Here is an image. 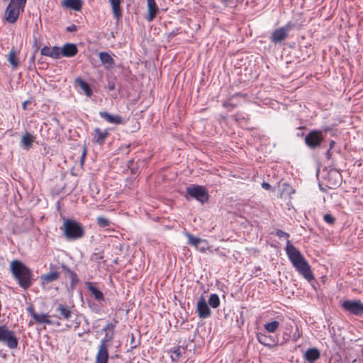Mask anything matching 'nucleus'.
Masks as SVG:
<instances>
[{"instance_id":"nucleus-1","label":"nucleus","mask_w":363,"mask_h":363,"mask_svg":"<svg viewBox=\"0 0 363 363\" xmlns=\"http://www.w3.org/2000/svg\"><path fill=\"white\" fill-rule=\"evenodd\" d=\"M285 250L289 259L298 274L308 281L313 280L315 278L310 264L301 252L291 243L289 240H287Z\"/></svg>"},{"instance_id":"nucleus-2","label":"nucleus","mask_w":363,"mask_h":363,"mask_svg":"<svg viewBox=\"0 0 363 363\" xmlns=\"http://www.w3.org/2000/svg\"><path fill=\"white\" fill-rule=\"evenodd\" d=\"M11 272L18 284L24 289L30 288L33 284L32 271L22 262L15 259L10 264Z\"/></svg>"},{"instance_id":"nucleus-3","label":"nucleus","mask_w":363,"mask_h":363,"mask_svg":"<svg viewBox=\"0 0 363 363\" xmlns=\"http://www.w3.org/2000/svg\"><path fill=\"white\" fill-rule=\"evenodd\" d=\"M67 240H78L84 237V227L77 221L67 219L61 228Z\"/></svg>"},{"instance_id":"nucleus-4","label":"nucleus","mask_w":363,"mask_h":363,"mask_svg":"<svg viewBox=\"0 0 363 363\" xmlns=\"http://www.w3.org/2000/svg\"><path fill=\"white\" fill-rule=\"evenodd\" d=\"M27 0H11L5 11V19L10 23L17 21L20 14L23 12Z\"/></svg>"},{"instance_id":"nucleus-5","label":"nucleus","mask_w":363,"mask_h":363,"mask_svg":"<svg viewBox=\"0 0 363 363\" xmlns=\"http://www.w3.org/2000/svg\"><path fill=\"white\" fill-rule=\"evenodd\" d=\"M54 313L52 315V317L57 318L58 320H66V321H73L71 320L72 317V311L70 308L65 303H55L53 306ZM73 326L72 323L66 324V327L67 328H70Z\"/></svg>"},{"instance_id":"nucleus-6","label":"nucleus","mask_w":363,"mask_h":363,"mask_svg":"<svg viewBox=\"0 0 363 363\" xmlns=\"http://www.w3.org/2000/svg\"><path fill=\"white\" fill-rule=\"evenodd\" d=\"M0 342L11 350L16 349L18 346V339L15 332L9 330L6 325H0Z\"/></svg>"},{"instance_id":"nucleus-7","label":"nucleus","mask_w":363,"mask_h":363,"mask_svg":"<svg viewBox=\"0 0 363 363\" xmlns=\"http://www.w3.org/2000/svg\"><path fill=\"white\" fill-rule=\"evenodd\" d=\"M186 193L192 198L203 203L208 200V193L206 189L200 185L193 184L186 188Z\"/></svg>"},{"instance_id":"nucleus-8","label":"nucleus","mask_w":363,"mask_h":363,"mask_svg":"<svg viewBox=\"0 0 363 363\" xmlns=\"http://www.w3.org/2000/svg\"><path fill=\"white\" fill-rule=\"evenodd\" d=\"M323 136L320 130H311L305 138V143L311 149H315L320 146L323 141Z\"/></svg>"},{"instance_id":"nucleus-9","label":"nucleus","mask_w":363,"mask_h":363,"mask_svg":"<svg viewBox=\"0 0 363 363\" xmlns=\"http://www.w3.org/2000/svg\"><path fill=\"white\" fill-rule=\"evenodd\" d=\"M185 235L188 238V243L195 247L199 252L205 253L206 250H208L209 247L208 246V241L206 240H202L189 233H186Z\"/></svg>"},{"instance_id":"nucleus-10","label":"nucleus","mask_w":363,"mask_h":363,"mask_svg":"<svg viewBox=\"0 0 363 363\" xmlns=\"http://www.w3.org/2000/svg\"><path fill=\"white\" fill-rule=\"evenodd\" d=\"M342 306L345 310L350 311V313H352L354 315H363V304L359 300L345 301L343 302Z\"/></svg>"},{"instance_id":"nucleus-11","label":"nucleus","mask_w":363,"mask_h":363,"mask_svg":"<svg viewBox=\"0 0 363 363\" xmlns=\"http://www.w3.org/2000/svg\"><path fill=\"white\" fill-rule=\"evenodd\" d=\"M111 342L101 340L99 350L96 356V363H108V347Z\"/></svg>"},{"instance_id":"nucleus-12","label":"nucleus","mask_w":363,"mask_h":363,"mask_svg":"<svg viewBox=\"0 0 363 363\" xmlns=\"http://www.w3.org/2000/svg\"><path fill=\"white\" fill-rule=\"evenodd\" d=\"M290 28L291 26L289 24L276 29L271 35L270 39L272 42L278 43L286 39Z\"/></svg>"},{"instance_id":"nucleus-13","label":"nucleus","mask_w":363,"mask_h":363,"mask_svg":"<svg viewBox=\"0 0 363 363\" xmlns=\"http://www.w3.org/2000/svg\"><path fill=\"white\" fill-rule=\"evenodd\" d=\"M118 323V320L114 318L111 322H108L106 324L104 328V331L105 332V335L101 340H104L108 342H112L114 334H115V328Z\"/></svg>"},{"instance_id":"nucleus-14","label":"nucleus","mask_w":363,"mask_h":363,"mask_svg":"<svg viewBox=\"0 0 363 363\" xmlns=\"http://www.w3.org/2000/svg\"><path fill=\"white\" fill-rule=\"evenodd\" d=\"M108 135V129L102 130L100 128H95L93 132L92 142L99 145H102L105 143Z\"/></svg>"},{"instance_id":"nucleus-15","label":"nucleus","mask_w":363,"mask_h":363,"mask_svg":"<svg viewBox=\"0 0 363 363\" xmlns=\"http://www.w3.org/2000/svg\"><path fill=\"white\" fill-rule=\"evenodd\" d=\"M196 312L201 318H206L211 315V310L203 296L198 301Z\"/></svg>"},{"instance_id":"nucleus-16","label":"nucleus","mask_w":363,"mask_h":363,"mask_svg":"<svg viewBox=\"0 0 363 363\" xmlns=\"http://www.w3.org/2000/svg\"><path fill=\"white\" fill-rule=\"evenodd\" d=\"M52 315H49L48 314H46V313H37L35 315V318H33V320H35V323H38V324H48V325H56V326H60L61 325V322L60 321H54L52 320H51V318Z\"/></svg>"},{"instance_id":"nucleus-17","label":"nucleus","mask_w":363,"mask_h":363,"mask_svg":"<svg viewBox=\"0 0 363 363\" xmlns=\"http://www.w3.org/2000/svg\"><path fill=\"white\" fill-rule=\"evenodd\" d=\"M78 53L77 45L67 43L61 48L60 54L62 57H72Z\"/></svg>"},{"instance_id":"nucleus-18","label":"nucleus","mask_w":363,"mask_h":363,"mask_svg":"<svg viewBox=\"0 0 363 363\" xmlns=\"http://www.w3.org/2000/svg\"><path fill=\"white\" fill-rule=\"evenodd\" d=\"M147 16L146 17V20L148 22H151L156 17V16L159 11V8H158L157 5L156 4V2L155 0H147Z\"/></svg>"},{"instance_id":"nucleus-19","label":"nucleus","mask_w":363,"mask_h":363,"mask_svg":"<svg viewBox=\"0 0 363 363\" xmlns=\"http://www.w3.org/2000/svg\"><path fill=\"white\" fill-rule=\"evenodd\" d=\"M99 116L108 123L116 125L123 123L122 117L119 115H111L106 111H101Z\"/></svg>"},{"instance_id":"nucleus-20","label":"nucleus","mask_w":363,"mask_h":363,"mask_svg":"<svg viewBox=\"0 0 363 363\" xmlns=\"http://www.w3.org/2000/svg\"><path fill=\"white\" fill-rule=\"evenodd\" d=\"M303 357L309 363H314L320 357V352L315 347L309 348L304 353Z\"/></svg>"},{"instance_id":"nucleus-21","label":"nucleus","mask_w":363,"mask_h":363,"mask_svg":"<svg viewBox=\"0 0 363 363\" xmlns=\"http://www.w3.org/2000/svg\"><path fill=\"white\" fill-rule=\"evenodd\" d=\"M109 2L111 6L114 18L119 20L123 16V10L121 8L123 0H109Z\"/></svg>"},{"instance_id":"nucleus-22","label":"nucleus","mask_w":363,"mask_h":363,"mask_svg":"<svg viewBox=\"0 0 363 363\" xmlns=\"http://www.w3.org/2000/svg\"><path fill=\"white\" fill-rule=\"evenodd\" d=\"M256 337L260 344L269 348H272L274 346V340L270 335L262 333H257Z\"/></svg>"},{"instance_id":"nucleus-23","label":"nucleus","mask_w":363,"mask_h":363,"mask_svg":"<svg viewBox=\"0 0 363 363\" xmlns=\"http://www.w3.org/2000/svg\"><path fill=\"white\" fill-rule=\"evenodd\" d=\"M99 59L101 63L105 66L106 69L112 67L115 62L111 55L106 52H101L99 54Z\"/></svg>"},{"instance_id":"nucleus-24","label":"nucleus","mask_w":363,"mask_h":363,"mask_svg":"<svg viewBox=\"0 0 363 363\" xmlns=\"http://www.w3.org/2000/svg\"><path fill=\"white\" fill-rule=\"evenodd\" d=\"M60 277V273L57 272H51L40 276V281L42 284H48L51 283Z\"/></svg>"},{"instance_id":"nucleus-25","label":"nucleus","mask_w":363,"mask_h":363,"mask_svg":"<svg viewBox=\"0 0 363 363\" xmlns=\"http://www.w3.org/2000/svg\"><path fill=\"white\" fill-rule=\"evenodd\" d=\"M35 137L29 133H25L21 140V145L26 150H29L33 142L35 141Z\"/></svg>"},{"instance_id":"nucleus-26","label":"nucleus","mask_w":363,"mask_h":363,"mask_svg":"<svg viewBox=\"0 0 363 363\" xmlns=\"http://www.w3.org/2000/svg\"><path fill=\"white\" fill-rule=\"evenodd\" d=\"M62 5L75 11H80L82 6V2L81 0H64Z\"/></svg>"},{"instance_id":"nucleus-27","label":"nucleus","mask_w":363,"mask_h":363,"mask_svg":"<svg viewBox=\"0 0 363 363\" xmlns=\"http://www.w3.org/2000/svg\"><path fill=\"white\" fill-rule=\"evenodd\" d=\"M75 83L84 91L87 96H91L92 95V91L86 82L80 78H77L75 79Z\"/></svg>"},{"instance_id":"nucleus-28","label":"nucleus","mask_w":363,"mask_h":363,"mask_svg":"<svg viewBox=\"0 0 363 363\" xmlns=\"http://www.w3.org/2000/svg\"><path fill=\"white\" fill-rule=\"evenodd\" d=\"M62 268L65 272V274L69 277V278L71 279L72 285H75L78 283L79 279L77 277V273H75L74 271H72L69 267L67 266L62 264Z\"/></svg>"},{"instance_id":"nucleus-29","label":"nucleus","mask_w":363,"mask_h":363,"mask_svg":"<svg viewBox=\"0 0 363 363\" xmlns=\"http://www.w3.org/2000/svg\"><path fill=\"white\" fill-rule=\"evenodd\" d=\"M87 289L91 293V294L94 296L96 300H97V301H104V294L99 289L95 287L91 283L89 284Z\"/></svg>"},{"instance_id":"nucleus-30","label":"nucleus","mask_w":363,"mask_h":363,"mask_svg":"<svg viewBox=\"0 0 363 363\" xmlns=\"http://www.w3.org/2000/svg\"><path fill=\"white\" fill-rule=\"evenodd\" d=\"M8 61L13 66V67L16 68L18 65V60L16 57V52L15 50L12 49L10 50L8 55Z\"/></svg>"},{"instance_id":"nucleus-31","label":"nucleus","mask_w":363,"mask_h":363,"mask_svg":"<svg viewBox=\"0 0 363 363\" xmlns=\"http://www.w3.org/2000/svg\"><path fill=\"white\" fill-rule=\"evenodd\" d=\"M279 325H280L279 322H278L277 320H274L272 322L267 323L264 324V328L268 333H273L276 332V330L279 327Z\"/></svg>"},{"instance_id":"nucleus-32","label":"nucleus","mask_w":363,"mask_h":363,"mask_svg":"<svg viewBox=\"0 0 363 363\" xmlns=\"http://www.w3.org/2000/svg\"><path fill=\"white\" fill-rule=\"evenodd\" d=\"M182 350L183 349L179 346H177V347H175L171 349L170 357H171V359H172V361L177 362L179 360V359L180 358V357L182 355Z\"/></svg>"},{"instance_id":"nucleus-33","label":"nucleus","mask_w":363,"mask_h":363,"mask_svg":"<svg viewBox=\"0 0 363 363\" xmlns=\"http://www.w3.org/2000/svg\"><path fill=\"white\" fill-rule=\"evenodd\" d=\"M208 303L213 308H216L220 305V298L216 294H211Z\"/></svg>"},{"instance_id":"nucleus-34","label":"nucleus","mask_w":363,"mask_h":363,"mask_svg":"<svg viewBox=\"0 0 363 363\" xmlns=\"http://www.w3.org/2000/svg\"><path fill=\"white\" fill-rule=\"evenodd\" d=\"M61 48L57 46H53L50 48V57L53 59H59L62 57V54H60Z\"/></svg>"},{"instance_id":"nucleus-35","label":"nucleus","mask_w":363,"mask_h":363,"mask_svg":"<svg viewBox=\"0 0 363 363\" xmlns=\"http://www.w3.org/2000/svg\"><path fill=\"white\" fill-rule=\"evenodd\" d=\"M96 223H97L98 225L101 228L108 227L111 224V222L108 218L102 217V216H99L96 218Z\"/></svg>"},{"instance_id":"nucleus-36","label":"nucleus","mask_w":363,"mask_h":363,"mask_svg":"<svg viewBox=\"0 0 363 363\" xmlns=\"http://www.w3.org/2000/svg\"><path fill=\"white\" fill-rule=\"evenodd\" d=\"M104 252H94L91 256V259L94 262H99L101 259H104Z\"/></svg>"},{"instance_id":"nucleus-37","label":"nucleus","mask_w":363,"mask_h":363,"mask_svg":"<svg viewBox=\"0 0 363 363\" xmlns=\"http://www.w3.org/2000/svg\"><path fill=\"white\" fill-rule=\"evenodd\" d=\"M323 220L325 223L333 225L335 223V218L330 214H325Z\"/></svg>"},{"instance_id":"nucleus-38","label":"nucleus","mask_w":363,"mask_h":363,"mask_svg":"<svg viewBox=\"0 0 363 363\" xmlns=\"http://www.w3.org/2000/svg\"><path fill=\"white\" fill-rule=\"evenodd\" d=\"M86 154H87V149H86V146L84 145L82 149V152L81 159H80V163H81L82 166L84 163V161H85V159L86 157Z\"/></svg>"},{"instance_id":"nucleus-39","label":"nucleus","mask_w":363,"mask_h":363,"mask_svg":"<svg viewBox=\"0 0 363 363\" xmlns=\"http://www.w3.org/2000/svg\"><path fill=\"white\" fill-rule=\"evenodd\" d=\"M40 53L42 55L50 57V48L48 46H44L41 50Z\"/></svg>"},{"instance_id":"nucleus-40","label":"nucleus","mask_w":363,"mask_h":363,"mask_svg":"<svg viewBox=\"0 0 363 363\" xmlns=\"http://www.w3.org/2000/svg\"><path fill=\"white\" fill-rule=\"evenodd\" d=\"M223 106L230 111L234 109L235 105L231 104L230 101H225L223 104Z\"/></svg>"},{"instance_id":"nucleus-41","label":"nucleus","mask_w":363,"mask_h":363,"mask_svg":"<svg viewBox=\"0 0 363 363\" xmlns=\"http://www.w3.org/2000/svg\"><path fill=\"white\" fill-rule=\"evenodd\" d=\"M276 235L279 237V238L284 237V238H286L287 239L289 238V234L286 233V232H284L281 230H277L276 231Z\"/></svg>"},{"instance_id":"nucleus-42","label":"nucleus","mask_w":363,"mask_h":363,"mask_svg":"<svg viewBox=\"0 0 363 363\" xmlns=\"http://www.w3.org/2000/svg\"><path fill=\"white\" fill-rule=\"evenodd\" d=\"M26 310L30 316L34 318L35 315L37 314V313L35 311L34 307L33 306H30L27 307Z\"/></svg>"},{"instance_id":"nucleus-43","label":"nucleus","mask_w":363,"mask_h":363,"mask_svg":"<svg viewBox=\"0 0 363 363\" xmlns=\"http://www.w3.org/2000/svg\"><path fill=\"white\" fill-rule=\"evenodd\" d=\"M180 33L179 29H176L174 30H172V32L169 33L167 35V38L169 40L172 39L174 36Z\"/></svg>"},{"instance_id":"nucleus-44","label":"nucleus","mask_w":363,"mask_h":363,"mask_svg":"<svg viewBox=\"0 0 363 363\" xmlns=\"http://www.w3.org/2000/svg\"><path fill=\"white\" fill-rule=\"evenodd\" d=\"M262 187L265 190H269L271 189V185L267 182H263L262 184Z\"/></svg>"},{"instance_id":"nucleus-45","label":"nucleus","mask_w":363,"mask_h":363,"mask_svg":"<svg viewBox=\"0 0 363 363\" xmlns=\"http://www.w3.org/2000/svg\"><path fill=\"white\" fill-rule=\"evenodd\" d=\"M67 30H68V31H76L77 30L76 26L72 25V26L67 27Z\"/></svg>"},{"instance_id":"nucleus-46","label":"nucleus","mask_w":363,"mask_h":363,"mask_svg":"<svg viewBox=\"0 0 363 363\" xmlns=\"http://www.w3.org/2000/svg\"><path fill=\"white\" fill-rule=\"evenodd\" d=\"M108 89L109 90H113L115 89L114 84H108Z\"/></svg>"},{"instance_id":"nucleus-47","label":"nucleus","mask_w":363,"mask_h":363,"mask_svg":"<svg viewBox=\"0 0 363 363\" xmlns=\"http://www.w3.org/2000/svg\"><path fill=\"white\" fill-rule=\"evenodd\" d=\"M28 103V101H24L23 104H22V107L24 110L26 109L27 108V104Z\"/></svg>"},{"instance_id":"nucleus-48","label":"nucleus","mask_w":363,"mask_h":363,"mask_svg":"<svg viewBox=\"0 0 363 363\" xmlns=\"http://www.w3.org/2000/svg\"><path fill=\"white\" fill-rule=\"evenodd\" d=\"M80 323L79 322H74V327L75 329L78 328L79 327Z\"/></svg>"},{"instance_id":"nucleus-49","label":"nucleus","mask_w":363,"mask_h":363,"mask_svg":"<svg viewBox=\"0 0 363 363\" xmlns=\"http://www.w3.org/2000/svg\"><path fill=\"white\" fill-rule=\"evenodd\" d=\"M334 144H335V142H334L333 140H332V141L330 142V148H332V147H333Z\"/></svg>"},{"instance_id":"nucleus-50","label":"nucleus","mask_w":363,"mask_h":363,"mask_svg":"<svg viewBox=\"0 0 363 363\" xmlns=\"http://www.w3.org/2000/svg\"><path fill=\"white\" fill-rule=\"evenodd\" d=\"M2 357L5 359V358H6V354H4Z\"/></svg>"},{"instance_id":"nucleus-51","label":"nucleus","mask_w":363,"mask_h":363,"mask_svg":"<svg viewBox=\"0 0 363 363\" xmlns=\"http://www.w3.org/2000/svg\"><path fill=\"white\" fill-rule=\"evenodd\" d=\"M1 352H2V350L0 349V355L1 354Z\"/></svg>"}]
</instances>
